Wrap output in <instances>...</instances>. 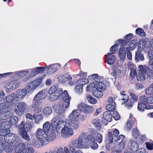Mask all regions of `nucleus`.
Wrapping results in <instances>:
<instances>
[{"label":"nucleus","instance_id":"4be33fe9","mask_svg":"<svg viewBox=\"0 0 153 153\" xmlns=\"http://www.w3.org/2000/svg\"><path fill=\"white\" fill-rule=\"evenodd\" d=\"M25 148V144L22 143H19L15 146V151L16 153H23V151Z\"/></svg>","mask_w":153,"mask_h":153},{"label":"nucleus","instance_id":"79ce46f5","mask_svg":"<svg viewBox=\"0 0 153 153\" xmlns=\"http://www.w3.org/2000/svg\"><path fill=\"white\" fill-rule=\"evenodd\" d=\"M124 91L120 92L119 96L120 98L119 99L123 100L124 101V103H125V102L128 100V97L127 95L124 94Z\"/></svg>","mask_w":153,"mask_h":153},{"label":"nucleus","instance_id":"8fccbe9b","mask_svg":"<svg viewBox=\"0 0 153 153\" xmlns=\"http://www.w3.org/2000/svg\"><path fill=\"white\" fill-rule=\"evenodd\" d=\"M137 109L138 110L140 111L143 112L146 109L145 104L143 103H140L138 104Z\"/></svg>","mask_w":153,"mask_h":153},{"label":"nucleus","instance_id":"c85d7f7f","mask_svg":"<svg viewBox=\"0 0 153 153\" xmlns=\"http://www.w3.org/2000/svg\"><path fill=\"white\" fill-rule=\"evenodd\" d=\"M103 118L107 121L110 122L112 120V114L110 112L106 111L103 114Z\"/></svg>","mask_w":153,"mask_h":153},{"label":"nucleus","instance_id":"052dcab7","mask_svg":"<svg viewBox=\"0 0 153 153\" xmlns=\"http://www.w3.org/2000/svg\"><path fill=\"white\" fill-rule=\"evenodd\" d=\"M118 45L115 44L112 46L110 48V51L111 52L113 53H115L117 52V47Z\"/></svg>","mask_w":153,"mask_h":153},{"label":"nucleus","instance_id":"a211bd4d","mask_svg":"<svg viewBox=\"0 0 153 153\" xmlns=\"http://www.w3.org/2000/svg\"><path fill=\"white\" fill-rule=\"evenodd\" d=\"M45 132L44 130L39 128L36 132V137L38 139L42 140L43 141H44V140H45L44 139L46 136Z\"/></svg>","mask_w":153,"mask_h":153},{"label":"nucleus","instance_id":"9d476101","mask_svg":"<svg viewBox=\"0 0 153 153\" xmlns=\"http://www.w3.org/2000/svg\"><path fill=\"white\" fill-rule=\"evenodd\" d=\"M62 96L63 101V102H62L63 106L67 109L69 106L71 97L69 96L66 90H65L63 92Z\"/></svg>","mask_w":153,"mask_h":153},{"label":"nucleus","instance_id":"b1692460","mask_svg":"<svg viewBox=\"0 0 153 153\" xmlns=\"http://www.w3.org/2000/svg\"><path fill=\"white\" fill-rule=\"evenodd\" d=\"M53 122L52 121V124L51 125L48 121L45 122L43 126V130L46 132H48L53 130V127H54L53 126Z\"/></svg>","mask_w":153,"mask_h":153},{"label":"nucleus","instance_id":"cd10ccee","mask_svg":"<svg viewBox=\"0 0 153 153\" xmlns=\"http://www.w3.org/2000/svg\"><path fill=\"white\" fill-rule=\"evenodd\" d=\"M106 88L104 82H98L96 84V91H104Z\"/></svg>","mask_w":153,"mask_h":153},{"label":"nucleus","instance_id":"1a4fd4ad","mask_svg":"<svg viewBox=\"0 0 153 153\" xmlns=\"http://www.w3.org/2000/svg\"><path fill=\"white\" fill-rule=\"evenodd\" d=\"M65 123L73 130H76L79 126L78 120H66Z\"/></svg>","mask_w":153,"mask_h":153},{"label":"nucleus","instance_id":"37998d69","mask_svg":"<svg viewBox=\"0 0 153 153\" xmlns=\"http://www.w3.org/2000/svg\"><path fill=\"white\" fill-rule=\"evenodd\" d=\"M83 113L86 114H89L92 112L94 111V108L91 106L86 104Z\"/></svg>","mask_w":153,"mask_h":153},{"label":"nucleus","instance_id":"e433bc0d","mask_svg":"<svg viewBox=\"0 0 153 153\" xmlns=\"http://www.w3.org/2000/svg\"><path fill=\"white\" fill-rule=\"evenodd\" d=\"M146 44V41L140 39L138 44V47L140 51L143 50L145 48Z\"/></svg>","mask_w":153,"mask_h":153},{"label":"nucleus","instance_id":"423d86ee","mask_svg":"<svg viewBox=\"0 0 153 153\" xmlns=\"http://www.w3.org/2000/svg\"><path fill=\"white\" fill-rule=\"evenodd\" d=\"M140 139H138L137 142L130 140L128 143V146L130 150L133 152H136L138 149L139 146L145 141L146 138L145 136H141Z\"/></svg>","mask_w":153,"mask_h":153},{"label":"nucleus","instance_id":"5fc2aeb1","mask_svg":"<svg viewBox=\"0 0 153 153\" xmlns=\"http://www.w3.org/2000/svg\"><path fill=\"white\" fill-rule=\"evenodd\" d=\"M120 68V67H117V68L114 70V72L112 73H111V74L113 75L115 78L116 77V75H117L118 74L121 72L122 70Z\"/></svg>","mask_w":153,"mask_h":153},{"label":"nucleus","instance_id":"ddd939ff","mask_svg":"<svg viewBox=\"0 0 153 153\" xmlns=\"http://www.w3.org/2000/svg\"><path fill=\"white\" fill-rule=\"evenodd\" d=\"M47 134H46L47 137L46 136L44 141L41 142L42 144L44 145L45 144V142L46 141H51L53 140L55 138L56 135L54 132L53 130H51L48 132Z\"/></svg>","mask_w":153,"mask_h":153},{"label":"nucleus","instance_id":"6ab92c4d","mask_svg":"<svg viewBox=\"0 0 153 153\" xmlns=\"http://www.w3.org/2000/svg\"><path fill=\"white\" fill-rule=\"evenodd\" d=\"M96 82H95L91 83L89 84L88 85L86 88V91H92L93 95L96 97Z\"/></svg>","mask_w":153,"mask_h":153},{"label":"nucleus","instance_id":"ea45409f","mask_svg":"<svg viewBox=\"0 0 153 153\" xmlns=\"http://www.w3.org/2000/svg\"><path fill=\"white\" fill-rule=\"evenodd\" d=\"M43 119V116L41 114H39L37 115H35L34 117L35 122L37 124H39L40 121H41Z\"/></svg>","mask_w":153,"mask_h":153},{"label":"nucleus","instance_id":"72a5a7b5","mask_svg":"<svg viewBox=\"0 0 153 153\" xmlns=\"http://www.w3.org/2000/svg\"><path fill=\"white\" fill-rule=\"evenodd\" d=\"M135 59L137 62H138L139 61H143L144 59L143 55L141 53L140 51L136 52Z\"/></svg>","mask_w":153,"mask_h":153},{"label":"nucleus","instance_id":"0e129e2a","mask_svg":"<svg viewBox=\"0 0 153 153\" xmlns=\"http://www.w3.org/2000/svg\"><path fill=\"white\" fill-rule=\"evenodd\" d=\"M37 71L38 74L42 73L43 71L46 69L47 66H45V67H36Z\"/></svg>","mask_w":153,"mask_h":153},{"label":"nucleus","instance_id":"412c9836","mask_svg":"<svg viewBox=\"0 0 153 153\" xmlns=\"http://www.w3.org/2000/svg\"><path fill=\"white\" fill-rule=\"evenodd\" d=\"M143 69H145L146 72H145V74L146 75V78L149 79H153V69L149 68L148 66L144 67H143Z\"/></svg>","mask_w":153,"mask_h":153},{"label":"nucleus","instance_id":"bb28decb","mask_svg":"<svg viewBox=\"0 0 153 153\" xmlns=\"http://www.w3.org/2000/svg\"><path fill=\"white\" fill-rule=\"evenodd\" d=\"M130 68V79L132 80L135 77L136 74V71L135 68V66L133 65H129Z\"/></svg>","mask_w":153,"mask_h":153},{"label":"nucleus","instance_id":"aec40b11","mask_svg":"<svg viewBox=\"0 0 153 153\" xmlns=\"http://www.w3.org/2000/svg\"><path fill=\"white\" fill-rule=\"evenodd\" d=\"M60 65L58 64L51 65L48 67L47 66L46 71L50 74L53 73L57 70L58 67H60Z\"/></svg>","mask_w":153,"mask_h":153},{"label":"nucleus","instance_id":"4d7b16f0","mask_svg":"<svg viewBox=\"0 0 153 153\" xmlns=\"http://www.w3.org/2000/svg\"><path fill=\"white\" fill-rule=\"evenodd\" d=\"M105 81L104 78L101 76H99V75L96 74V84L98 83V82H103Z\"/></svg>","mask_w":153,"mask_h":153},{"label":"nucleus","instance_id":"3c124183","mask_svg":"<svg viewBox=\"0 0 153 153\" xmlns=\"http://www.w3.org/2000/svg\"><path fill=\"white\" fill-rule=\"evenodd\" d=\"M2 126L3 127L4 129L9 130V129L10 127V123L8 121H5L3 123Z\"/></svg>","mask_w":153,"mask_h":153},{"label":"nucleus","instance_id":"f704fd0d","mask_svg":"<svg viewBox=\"0 0 153 153\" xmlns=\"http://www.w3.org/2000/svg\"><path fill=\"white\" fill-rule=\"evenodd\" d=\"M3 146L4 148V150L6 152H10L13 150V147L11 144L5 143Z\"/></svg>","mask_w":153,"mask_h":153},{"label":"nucleus","instance_id":"e2e57ef3","mask_svg":"<svg viewBox=\"0 0 153 153\" xmlns=\"http://www.w3.org/2000/svg\"><path fill=\"white\" fill-rule=\"evenodd\" d=\"M147 149L149 150L153 149V143L146 142L145 143Z\"/></svg>","mask_w":153,"mask_h":153},{"label":"nucleus","instance_id":"7ed1b4c3","mask_svg":"<svg viewBox=\"0 0 153 153\" xmlns=\"http://www.w3.org/2000/svg\"><path fill=\"white\" fill-rule=\"evenodd\" d=\"M57 125H54L53 123V126L55 127L56 130L58 133L61 132V135L63 137L66 138L67 137H71L74 134L73 130L68 126L65 125L64 123L59 122Z\"/></svg>","mask_w":153,"mask_h":153},{"label":"nucleus","instance_id":"6e6d98bb","mask_svg":"<svg viewBox=\"0 0 153 153\" xmlns=\"http://www.w3.org/2000/svg\"><path fill=\"white\" fill-rule=\"evenodd\" d=\"M136 33L140 36H145V33L142 29L140 28H138L136 30Z\"/></svg>","mask_w":153,"mask_h":153},{"label":"nucleus","instance_id":"49530a36","mask_svg":"<svg viewBox=\"0 0 153 153\" xmlns=\"http://www.w3.org/2000/svg\"><path fill=\"white\" fill-rule=\"evenodd\" d=\"M29 73L28 71H22L17 73V77L19 78H22L27 74Z\"/></svg>","mask_w":153,"mask_h":153},{"label":"nucleus","instance_id":"20e7f679","mask_svg":"<svg viewBox=\"0 0 153 153\" xmlns=\"http://www.w3.org/2000/svg\"><path fill=\"white\" fill-rule=\"evenodd\" d=\"M19 134L25 140H29L30 138L27 133L30 131L32 128L31 123L30 122L25 123L23 121L21 122L19 127Z\"/></svg>","mask_w":153,"mask_h":153},{"label":"nucleus","instance_id":"a878e982","mask_svg":"<svg viewBox=\"0 0 153 153\" xmlns=\"http://www.w3.org/2000/svg\"><path fill=\"white\" fill-rule=\"evenodd\" d=\"M119 57L120 59L123 61L126 57V50L125 47H122L120 49L119 52Z\"/></svg>","mask_w":153,"mask_h":153},{"label":"nucleus","instance_id":"680f3d73","mask_svg":"<svg viewBox=\"0 0 153 153\" xmlns=\"http://www.w3.org/2000/svg\"><path fill=\"white\" fill-rule=\"evenodd\" d=\"M4 140L0 137V152H1L4 150V148L3 145L5 144Z\"/></svg>","mask_w":153,"mask_h":153},{"label":"nucleus","instance_id":"de8ad7c7","mask_svg":"<svg viewBox=\"0 0 153 153\" xmlns=\"http://www.w3.org/2000/svg\"><path fill=\"white\" fill-rule=\"evenodd\" d=\"M106 109L108 110V111H113L115 109V107L114 105L112 104H108L106 106Z\"/></svg>","mask_w":153,"mask_h":153},{"label":"nucleus","instance_id":"393cba45","mask_svg":"<svg viewBox=\"0 0 153 153\" xmlns=\"http://www.w3.org/2000/svg\"><path fill=\"white\" fill-rule=\"evenodd\" d=\"M5 101L9 102H12L14 100L17 101L16 97V94L13 93L8 95L4 99Z\"/></svg>","mask_w":153,"mask_h":153},{"label":"nucleus","instance_id":"2f4dec72","mask_svg":"<svg viewBox=\"0 0 153 153\" xmlns=\"http://www.w3.org/2000/svg\"><path fill=\"white\" fill-rule=\"evenodd\" d=\"M132 135L133 138L138 139H140V137L142 136H145L144 135H140L139 131L136 128H134L133 129L132 131Z\"/></svg>","mask_w":153,"mask_h":153},{"label":"nucleus","instance_id":"2eb2a0df","mask_svg":"<svg viewBox=\"0 0 153 153\" xmlns=\"http://www.w3.org/2000/svg\"><path fill=\"white\" fill-rule=\"evenodd\" d=\"M105 62L109 65H112L115 61L116 58L112 53H108L105 56Z\"/></svg>","mask_w":153,"mask_h":153},{"label":"nucleus","instance_id":"c756f323","mask_svg":"<svg viewBox=\"0 0 153 153\" xmlns=\"http://www.w3.org/2000/svg\"><path fill=\"white\" fill-rule=\"evenodd\" d=\"M52 110L50 107H47L43 110L42 113L44 116L48 117L52 113Z\"/></svg>","mask_w":153,"mask_h":153},{"label":"nucleus","instance_id":"0eeeda50","mask_svg":"<svg viewBox=\"0 0 153 153\" xmlns=\"http://www.w3.org/2000/svg\"><path fill=\"white\" fill-rule=\"evenodd\" d=\"M27 105L24 102H19L16 106L15 107L14 110L15 113L17 115H20L23 113L26 109Z\"/></svg>","mask_w":153,"mask_h":153},{"label":"nucleus","instance_id":"dca6fc26","mask_svg":"<svg viewBox=\"0 0 153 153\" xmlns=\"http://www.w3.org/2000/svg\"><path fill=\"white\" fill-rule=\"evenodd\" d=\"M13 115L12 112L7 110L3 112L2 110L0 109V121L3 120L7 119L11 117Z\"/></svg>","mask_w":153,"mask_h":153},{"label":"nucleus","instance_id":"f257e3e1","mask_svg":"<svg viewBox=\"0 0 153 153\" xmlns=\"http://www.w3.org/2000/svg\"><path fill=\"white\" fill-rule=\"evenodd\" d=\"M90 133V134L87 135L86 133L82 132L78 138L71 140L72 145L75 148L79 149H86L89 146L88 142H89L91 147L95 149L96 148L95 129L91 128Z\"/></svg>","mask_w":153,"mask_h":153},{"label":"nucleus","instance_id":"9b49d317","mask_svg":"<svg viewBox=\"0 0 153 153\" xmlns=\"http://www.w3.org/2000/svg\"><path fill=\"white\" fill-rule=\"evenodd\" d=\"M27 94V88H24L22 89H18L16 94V97L17 101L23 100Z\"/></svg>","mask_w":153,"mask_h":153},{"label":"nucleus","instance_id":"39448f33","mask_svg":"<svg viewBox=\"0 0 153 153\" xmlns=\"http://www.w3.org/2000/svg\"><path fill=\"white\" fill-rule=\"evenodd\" d=\"M75 150L74 147L70 145L68 146V148L66 147H54L51 150H50L44 153H70L73 152Z\"/></svg>","mask_w":153,"mask_h":153},{"label":"nucleus","instance_id":"a19ab883","mask_svg":"<svg viewBox=\"0 0 153 153\" xmlns=\"http://www.w3.org/2000/svg\"><path fill=\"white\" fill-rule=\"evenodd\" d=\"M86 104L84 102H82L78 104L77 106V109L80 111V113L81 112H84L85 110L86 105Z\"/></svg>","mask_w":153,"mask_h":153},{"label":"nucleus","instance_id":"4c0bfd02","mask_svg":"<svg viewBox=\"0 0 153 153\" xmlns=\"http://www.w3.org/2000/svg\"><path fill=\"white\" fill-rule=\"evenodd\" d=\"M137 42L136 40H133L131 41L129 44V47L127 48H129V50H132L136 47Z\"/></svg>","mask_w":153,"mask_h":153},{"label":"nucleus","instance_id":"bf43d9fd","mask_svg":"<svg viewBox=\"0 0 153 153\" xmlns=\"http://www.w3.org/2000/svg\"><path fill=\"white\" fill-rule=\"evenodd\" d=\"M146 93L147 94L153 95V88L150 85L149 87L146 89Z\"/></svg>","mask_w":153,"mask_h":153},{"label":"nucleus","instance_id":"c03bdc74","mask_svg":"<svg viewBox=\"0 0 153 153\" xmlns=\"http://www.w3.org/2000/svg\"><path fill=\"white\" fill-rule=\"evenodd\" d=\"M31 83L28 84V86L27 87V92L29 94H31L35 89Z\"/></svg>","mask_w":153,"mask_h":153},{"label":"nucleus","instance_id":"603ef678","mask_svg":"<svg viewBox=\"0 0 153 153\" xmlns=\"http://www.w3.org/2000/svg\"><path fill=\"white\" fill-rule=\"evenodd\" d=\"M9 130H7L6 129H1L0 130V136L5 137L9 133Z\"/></svg>","mask_w":153,"mask_h":153},{"label":"nucleus","instance_id":"864d4df0","mask_svg":"<svg viewBox=\"0 0 153 153\" xmlns=\"http://www.w3.org/2000/svg\"><path fill=\"white\" fill-rule=\"evenodd\" d=\"M134 101L132 99H129L126 101V105L128 108L132 107Z\"/></svg>","mask_w":153,"mask_h":153},{"label":"nucleus","instance_id":"6e6552de","mask_svg":"<svg viewBox=\"0 0 153 153\" xmlns=\"http://www.w3.org/2000/svg\"><path fill=\"white\" fill-rule=\"evenodd\" d=\"M19 83L16 80H13L6 83L4 87L6 88V91H11L19 87Z\"/></svg>","mask_w":153,"mask_h":153},{"label":"nucleus","instance_id":"338daca9","mask_svg":"<svg viewBox=\"0 0 153 153\" xmlns=\"http://www.w3.org/2000/svg\"><path fill=\"white\" fill-rule=\"evenodd\" d=\"M133 125V122L131 120H129L126 123V128L127 130H129L132 127Z\"/></svg>","mask_w":153,"mask_h":153},{"label":"nucleus","instance_id":"f8f14e48","mask_svg":"<svg viewBox=\"0 0 153 153\" xmlns=\"http://www.w3.org/2000/svg\"><path fill=\"white\" fill-rule=\"evenodd\" d=\"M143 66L142 65L139 66V71L137 76V80L140 82L144 81L146 78L145 74V70L143 69Z\"/></svg>","mask_w":153,"mask_h":153},{"label":"nucleus","instance_id":"13d9d810","mask_svg":"<svg viewBox=\"0 0 153 153\" xmlns=\"http://www.w3.org/2000/svg\"><path fill=\"white\" fill-rule=\"evenodd\" d=\"M88 102L92 104H95L96 103V100L95 98L91 96L88 95L87 97Z\"/></svg>","mask_w":153,"mask_h":153},{"label":"nucleus","instance_id":"69168bd1","mask_svg":"<svg viewBox=\"0 0 153 153\" xmlns=\"http://www.w3.org/2000/svg\"><path fill=\"white\" fill-rule=\"evenodd\" d=\"M102 135L98 133L96 134V141L99 143H101L102 140Z\"/></svg>","mask_w":153,"mask_h":153},{"label":"nucleus","instance_id":"f3484780","mask_svg":"<svg viewBox=\"0 0 153 153\" xmlns=\"http://www.w3.org/2000/svg\"><path fill=\"white\" fill-rule=\"evenodd\" d=\"M80 114L78 110H74L68 116V118L66 120H78V117Z\"/></svg>","mask_w":153,"mask_h":153},{"label":"nucleus","instance_id":"7c9ffc66","mask_svg":"<svg viewBox=\"0 0 153 153\" xmlns=\"http://www.w3.org/2000/svg\"><path fill=\"white\" fill-rule=\"evenodd\" d=\"M42 78L39 77L30 83L32 85H33V86L36 88L40 85L42 82Z\"/></svg>","mask_w":153,"mask_h":153},{"label":"nucleus","instance_id":"5701e85b","mask_svg":"<svg viewBox=\"0 0 153 153\" xmlns=\"http://www.w3.org/2000/svg\"><path fill=\"white\" fill-rule=\"evenodd\" d=\"M46 97L45 90H42L37 93L34 97V100H39L44 99Z\"/></svg>","mask_w":153,"mask_h":153},{"label":"nucleus","instance_id":"c9c22d12","mask_svg":"<svg viewBox=\"0 0 153 153\" xmlns=\"http://www.w3.org/2000/svg\"><path fill=\"white\" fill-rule=\"evenodd\" d=\"M42 141H43V140L40 139H39V140L34 139L33 141L32 144L36 148L40 147L42 145H43L41 143Z\"/></svg>","mask_w":153,"mask_h":153},{"label":"nucleus","instance_id":"774afa93","mask_svg":"<svg viewBox=\"0 0 153 153\" xmlns=\"http://www.w3.org/2000/svg\"><path fill=\"white\" fill-rule=\"evenodd\" d=\"M10 122L12 124H16L18 121V118L16 116H13L10 119Z\"/></svg>","mask_w":153,"mask_h":153},{"label":"nucleus","instance_id":"473e14b6","mask_svg":"<svg viewBox=\"0 0 153 153\" xmlns=\"http://www.w3.org/2000/svg\"><path fill=\"white\" fill-rule=\"evenodd\" d=\"M88 82V79L85 78H80L78 79L76 82L77 84L83 86V85L87 84Z\"/></svg>","mask_w":153,"mask_h":153},{"label":"nucleus","instance_id":"09e8293b","mask_svg":"<svg viewBox=\"0 0 153 153\" xmlns=\"http://www.w3.org/2000/svg\"><path fill=\"white\" fill-rule=\"evenodd\" d=\"M56 93L49 94V100L51 101H53L56 100L58 98V95L59 94H58V95L56 94Z\"/></svg>","mask_w":153,"mask_h":153},{"label":"nucleus","instance_id":"f03ea898","mask_svg":"<svg viewBox=\"0 0 153 153\" xmlns=\"http://www.w3.org/2000/svg\"><path fill=\"white\" fill-rule=\"evenodd\" d=\"M52 108L56 112L59 114L53 119L54 125H57V124H59V122L64 123V121L63 119L65 118V116L63 114L65 113L66 108L63 106L62 102H60L57 105H53Z\"/></svg>","mask_w":153,"mask_h":153},{"label":"nucleus","instance_id":"58836bf2","mask_svg":"<svg viewBox=\"0 0 153 153\" xmlns=\"http://www.w3.org/2000/svg\"><path fill=\"white\" fill-rule=\"evenodd\" d=\"M83 87V86L78 84L75 87L74 91L77 94L79 95L81 94L82 92Z\"/></svg>","mask_w":153,"mask_h":153},{"label":"nucleus","instance_id":"4468645a","mask_svg":"<svg viewBox=\"0 0 153 153\" xmlns=\"http://www.w3.org/2000/svg\"><path fill=\"white\" fill-rule=\"evenodd\" d=\"M16 135L12 133H8L4 137V141L6 143L11 144L16 140Z\"/></svg>","mask_w":153,"mask_h":153},{"label":"nucleus","instance_id":"a18cd8bd","mask_svg":"<svg viewBox=\"0 0 153 153\" xmlns=\"http://www.w3.org/2000/svg\"><path fill=\"white\" fill-rule=\"evenodd\" d=\"M59 90H57V88L55 86H52L51 87L48 91V93L49 94H53L56 93L58 94Z\"/></svg>","mask_w":153,"mask_h":153}]
</instances>
